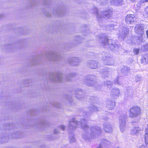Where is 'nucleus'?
I'll return each instance as SVG.
<instances>
[{
	"mask_svg": "<svg viewBox=\"0 0 148 148\" xmlns=\"http://www.w3.org/2000/svg\"><path fill=\"white\" fill-rule=\"evenodd\" d=\"M94 76H93L90 75L88 76V78L86 79V84L88 86H92V85L94 81L92 80V79H93Z\"/></svg>",
	"mask_w": 148,
	"mask_h": 148,
	"instance_id": "obj_16",
	"label": "nucleus"
},
{
	"mask_svg": "<svg viewBox=\"0 0 148 148\" xmlns=\"http://www.w3.org/2000/svg\"><path fill=\"white\" fill-rule=\"evenodd\" d=\"M99 42L102 43L104 45H108V47L111 49H113L115 48H117L118 45L115 43H113L112 40H108L107 37L100 38H99Z\"/></svg>",
	"mask_w": 148,
	"mask_h": 148,
	"instance_id": "obj_3",
	"label": "nucleus"
},
{
	"mask_svg": "<svg viewBox=\"0 0 148 148\" xmlns=\"http://www.w3.org/2000/svg\"><path fill=\"white\" fill-rule=\"evenodd\" d=\"M63 12L64 10L63 9L58 8L57 10H56V12H54V14L60 15L64 14Z\"/></svg>",
	"mask_w": 148,
	"mask_h": 148,
	"instance_id": "obj_20",
	"label": "nucleus"
},
{
	"mask_svg": "<svg viewBox=\"0 0 148 148\" xmlns=\"http://www.w3.org/2000/svg\"><path fill=\"white\" fill-rule=\"evenodd\" d=\"M143 15L145 18L148 17V7H147L145 9L143 13Z\"/></svg>",
	"mask_w": 148,
	"mask_h": 148,
	"instance_id": "obj_24",
	"label": "nucleus"
},
{
	"mask_svg": "<svg viewBox=\"0 0 148 148\" xmlns=\"http://www.w3.org/2000/svg\"><path fill=\"white\" fill-rule=\"evenodd\" d=\"M139 36H140V37H138V40L140 41H142V37H141L142 36H140V35Z\"/></svg>",
	"mask_w": 148,
	"mask_h": 148,
	"instance_id": "obj_40",
	"label": "nucleus"
},
{
	"mask_svg": "<svg viewBox=\"0 0 148 148\" xmlns=\"http://www.w3.org/2000/svg\"><path fill=\"white\" fill-rule=\"evenodd\" d=\"M89 109L92 112H96L99 110V109L97 107L93 105H92L90 107Z\"/></svg>",
	"mask_w": 148,
	"mask_h": 148,
	"instance_id": "obj_21",
	"label": "nucleus"
},
{
	"mask_svg": "<svg viewBox=\"0 0 148 148\" xmlns=\"http://www.w3.org/2000/svg\"><path fill=\"white\" fill-rule=\"evenodd\" d=\"M121 72L125 75H127V74L129 73V70L126 67H124L121 69Z\"/></svg>",
	"mask_w": 148,
	"mask_h": 148,
	"instance_id": "obj_22",
	"label": "nucleus"
},
{
	"mask_svg": "<svg viewBox=\"0 0 148 148\" xmlns=\"http://www.w3.org/2000/svg\"><path fill=\"white\" fill-rule=\"evenodd\" d=\"M141 114V110L138 107H133L129 110V116L133 118Z\"/></svg>",
	"mask_w": 148,
	"mask_h": 148,
	"instance_id": "obj_4",
	"label": "nucleus"
},
{
	"mask_svg": "<svg viewBox=\"0 0 148 148\" xmlns=\"http://www.w3.org/2000/svg\"><path fill=\"white\" fill-rule=\"evenodd\" d=\"M143 59L144 61L146 63H148V54L145 55L143 58Z\"/></svg>",
	"mask_w": 148,
	"mask_h": 148,
	"instance_id": "obj_27",
	"label": "nucleus"
},
{
	"mask_svg": "<svg viewBox=\"0 0 148 148\" xmlns=\"http://www.w3.org/2000/svg\"><path fill=\"white\" fill-rule=\"evenodd\" d=\"M109 143L110 142L104 139L102 140V142L101 143V145H103V144L106 145H109Z\"/></svg>",
	"mask_w": 148,
	"mask_h": 148,
	"instance_id": "obj_28",
	"label": "nucleus"
},
{
	"mask_svg": "<svg viewBox=\"0 0 148 148\" xmlns=\"http://www.w3.org/2000/svg\"><path fill=\"white\" fill-rule=\"evenodd\" d=\"M83 116H85V115H83Z\"/></svg>",
	"mask_w": 148,
	"mask_h": 148,
	"instance_id": "obj_46",
	"label": "nucleus"
},
{
	"mask_svg": "<svg viewBox=\"0 0 148 148\" xmlns=\"http://www.w3.org/2000/svg\"><path fill=\"white\" fill-rule=\"evenodd\" d=\"M129 32V30L127 28L125 27H123L120 28V35L119 37H122L123 39L124 37L127 35Z\"/></svg>",
	"mask_w": 148,
	"mask_h": 148,
	"instance_id": "obj_10",
	"label": "nucleus"
},
{
	"mask_svg": "<svg viewBox=\"0 0 148 148\" xmlns=\"http://www.w3.org/2000/svg\"><path fill=\"white\" fill-rule=\"evenodd\" d=\"M145 132L146 133L145 135V143L148 145V128H146Z\"/></svg>",
	"mask_w": 148,
	"mask_h": 148,
	"instance_id": "obj_23",
	"label": "nucleus"
},
{
	"mask_svg": "<svg viewBox=\"0 0 148 148\" xmlns=\"http://www.w3.org/2000/svg\"><path fill=\"white\" fill-rule=\"evenodd\" d=\"M104 129L108 133H111L112 131V125L109 123H106L103 125Z\"/></svg>",
	"mask_w": 148,
	"mask_h": 148,
	"instance_id": "obj_13",
	"label": "nucleus"
},
{
	"mask_svg": "<svg viewBox=\"0 0 148 148\" xmlns=\"http://www.w3.org/2000/svg\"><path fill=\"white\" fill-rule=\"evenodd\" d=\"M97 62L93 60L90 61L88 62V66L91 69H96L98 66Z\"/></svg>",
	"mask_w": 148,
	"mask_h": 148,
	"instance_id": "obj_14",
	"label": "nucleus"
},
{
	"mask_svg": "<svg viewBox=\"0 0 148 148\" xmlns=\"http://www.w3.org/2000/svg\"><path fill=\"white\" fill-rule=\"evenodd\" d=\"M138 148H148V147L146 146L142 145L139 147Z\"/></svg>",
	"mask_w": 148,
	"mask_h": 148,
	"instance_id": "obj_38",
	"label": "nucleus"
},
{
	"mask_svg": "<svg viewBox=\"0 0 148 148\" xmlns=\"http://www.w3.org/2000/svg\"><path fill=\"white\" fill-rule=\"evenodd\" d=\"M69 140L71 142H74L75 140V137L72 134L70 136Z\"/></svg>",
	"mask_w": 148,
	"mask_h": 148,
	"instance_id": "obj_29",
	"label": "nucleus"
},
{
	"mask_svg": "<svg viewBox=\"0 0 148 148\" xmlns=\"http://www.w3.org/2000/svg\"><path fill=\"white\" fill-rule=\"evenodd\" d=\"M146 35L147 38H148V30L146 31Z\"/></svg>",
	"mask_w": 148,
	"mask_h": 148,
	"instance_id": "obj_42",
	"label": "nucleus"
},
{
	"mask_svg": "<svg viewBox=\"0 0 148 148\" xmlns=\"http://www.w3.org/2000/svg\"><path fill=\"white\" fill-rule=\"evenodd\" d=\"M82 96L79 95H76V97L78 99L80 100H82Z\"/></svg>",
	"mask_w": 148,
	"mask_h": 148,
	"instance_id": "obj_36",
	"label": "nucleus"
},
{
	"mask_svg": "<svg viewBox=\"0 0 148 148\" xmlns=\"http://www.w3.org/2000/svg\"><path fill=\"white\" fill-rule=\"evenodd\" d=\"M126 118V115L124 114L121 115L119 118V127L121 131L122 132H124L125 129Z\"/></svg>",
	"mask_w": 148,
	"mask_h": 148,
	"instance_id": "obj_5",
	"label": "nucleus"
},
{
	"mask_svg": "<svg viewBox=\"0 0 148 148\" xmlns=\"http://www.w3.org/2000/svg\"><path fill=\"white\" fill-rule=\"evenodd\" d=\"M104 63L108 65H113L115 63L114 60L110 57H106L104 59Z\"/></svg>",
	"mask_w": 148,
	"mask_h": 148,
	"instance_id": "obj_11",
	"label": "nucleus"
},
{
	"mask_svg": "<svg viewBox=\"0 0 148 148\" xmlns=\"http://www.w3.org/2000/svg\"><path fill=\"white\" fill-rule=\"evenodd\" d=\"M141 79V77L140 76H136L135 77V80L136 82L140 81Z\"/></svg>",
	"mask_w": 148,
	"mask_h": 148,
	"instance_id": "obj_34",
	"label": "nucleus"
},
{
	"mask_svg": "<svg viewBox=\"0 0 148 148\" xmlns=\"http://www.w3.org/2000/svg\"><path fill=\"white\" fill-rule=\"evenodd\" d=\"M105 85L108 86L109 85H112V83L111 82L109 81H106L104 83Z\"/></svg>",
	"mask_w": 148,
	"mask_h": 148,
	"instance_id": "obj_33",
	"label": "nucleus"
},
{
	"mask_svg": "<svg viewBox=\"0 0 148 148\" xmlns=\"http://www.w3.org/2000/svg\"><path fill=\"white\" fill-rule=\"evenodd\" d=\"M97 1L100 2L101 4H105L108 3V1L107 0H97Z\"/></svg>",
	"mask_w": 148,
	"mask_h": 148,
	"instance_id": "obj_30",
	"label": "nucleus"
},
{
	"mask_svg": "<svg viewBox=\"0 0 148 148\" xmlns=\"http://www.w3.org/2000/svg\"><path fill=\"white\" fill-rule=\"evenodd\" d=\"M79 59L77 58H73L71 59L69 63L72 65H77Z\"/></svg>",
	"mask_w": 148,
	"mask_h": 148,
	"instance_id": "obj_18",
	"label": "nucleus"
},
{
	"mask_svg": "<svg viewBox=\"0 0 148 148\" xmlns=\"http://www.w3.org/2000/svg\"><path fill=\"white\" fill-rule=\"evenodd\" d=\"M91 12L97 15V20L99 21H100L101 20H102L103 19L110 18L112 14V11L110 9L100 13H98L97 9L95 8L94 9L91 10Z\"/></svg>",
	"mask_w": 148,
	"mask_h": 148,
	"instance_id": "obj_2",
	"label": "nucleus"
},
{
	"mask_svg": "<svg viewBox=\"0 0 148 148\" xmlns=\"http://www.w3.org/2000/svg\"><path fill=\"white\" fill-rule=\"evenodd\" d=\"M136 20L135 15L132 14L127 15L125 18V21L128 24L132 23Z\"/></svg>",
	"mask_w": 148,
	"mask_h": 148,
	"instance_id": "obj_9",
	"label": "nucleus"
},
{
	"mask_svg": "<svg viewBox=\"0 0 148 148\" xmlns=\"http://www.w3.org/2000/svg\"><path fill=\"white\" fill-rule=\"evenodd\" d=\"M54 106L56 107L57 108H60V104L58 103H56L55 104H54Z\"/></svg>",
	"mask_w": 148,
	"mask_h": 148,
	"instance_id": "obj_35",
	"label": "nucleus"
},
{
	"mask_svg": "<svg viewBox=\"0 0 148 148\" xmlns=\"http://www.w3.org/2000/svg\"><path fill=\"white\" fill-rule=\"evenodd\" d=\"M85 115H86V116L87 115V114H85Z\"/></svg>",
	"mask_w": 148,
	"mask_h": 148,
	"instance_id": "obj_47",
	"label": "nucleus"
},
{
	"mask_svg": "<svg viewBox=\"0 0 148 148\" xmlns=\"http://www.w3.org/2000/svg\"><path fill=\"white\" fill-rule=\"evenodd\" d=\"M131 1H132V2H133V1H134L135 0H130Z\"/></svg>",
	"mask_w": 148,
	"mask_h": 148,
	"instance_id": "obj_44",
	"label": "nucleus"
},
{
	"mask_svg": "<svg viewBox=\"0 0 148 148\" xmlns=\"http://www.w3.org/2000/svg\"><path fill=\"white\" fill-rule=\"evenodd\" d=\"M62 74L60 73L58 74L52 73L50 75V79L54 82H61L62 80Z\"/></svg>",
	"mask_w": 148,
	"mask_h": 148,
	"instance_id": "obj_6",
	"label": "nucleus"
},
{
	"mask_svg": "<svg viewBox=\"0 0 148 148\" xmlns=\"http://www.w3.org/2000/svg\"><path fill=\"white\" fill-rule=\"evenodd\" d=\"M133 51L134 54L137 55L139 51V50L138 49H134Z\"/></svg>",
	"mask_w": 148,
	"mask_h": 148,
	"instance_id": "obj_31",
	"label": "nucleus"
},
{
	"mask_svg": "<svg viewBox=\"0 0 148 148\" xmlns=\"http://www.w3.org/2000/svg\"><path fill=\"white\" fill-rule=\"evenodd\" d=\"M111 4L116 5H121L123 2V0H110Z\"/></svg>",
	"mask_w": 148,
	"mask_h": 148,
	"instance_id": "obj_19",
	"label": "nucleus"
},
{
	"mask_svg": "<svg viewBox=\"0 0 148 148\" xmlns=\"http://www.w3.org/2000/svg\"><path fill=\"white\" fill-rule=\"evenodd\" d=\"M46 122H45V121H43L41 123V124H42V125H43V124H44V125H45V124H46Z\"/></svg>",
	"mask_w": 148,
	"mask_h": 148,
	"instance_id": "obj_41",
	"label": "nucleus"
},
{
	"mask_svg": "<svg viewBox=\"0 0 148 148\" xmlns=\"http://www.w3.org/2000/svg\"><path fill=\"white\" fill-rule=\"evenodd\" d=\"M81 92V91H79V94H80Z\"/></svg>",
	"mask_w": 148,
	"mask_h": 148,
	"instance_id": "obj_45",
	"label": "nucleus"
},
{
	"mask_svg": "<svg viewBox=\"0 0 148 148\" xmlns=\"http://www.w3.org/2000/svg\"><path fill=\"white\" fill-rule=\"evenodd\" d=\"M119 94L120 90L118 88H114L112 90L111 95L114 98L118 96Z\"/></svg>",
	"mask_w": 148,
	"mask_h": 148,
	"instance_id": "obj_17",
	"label": "nucleus"
},
{
	"mask_svg": "<svg viewBox=\"0 0 148 148\" xmlns=\"http://www.w3.org/2000/svg\"><path fill=\"white\" fill-rule=\"evenodd\" d=\"M141 130L140 128L138 127L133 128L131 130V134L132 135L137 136L139 132Z\"/></svg>",
	"mask_w": 148,
	"mask_h": 148,
	"instance_id": "obj_15",
	"label": "nucleus"
},
{
	"mask_svg": "<svg viewBox=\"0 0 148 148\" xmlns=\"http://www.w3.org/2000/svg\"><path fill=\"white\" fill-rule=\"evenodd\" d=\"M46 56L49 60H57L59 58V55L57 53L52 52H49Z\"/></svg>",
	"mask_w": 148,
	"mask_h": 148,
	"instance_id": "obj_8",
	"label": "nucleus"
},
{
	"mask_svg": "<svg viewBox=\"0 0 148 148\" xmlns=\"http://www.w3.org/2000/svg\"><path fill=\"white\" fill-rule=\"evenodd\" d=\"M108 27H109L110 30H112L114 29V25L113 24H111L110 25L108 26Z\"/></svg>",
	"mask_w": 148,
	"mask_h": 148,
	"instance_id": "obj_32",
	"label": "nucleus"
},
{
	"mask_svg": "<svg viewBox=\"0 0 148 148\" xmlns=\"http://www.w3.org/2000/svg\"><path fill=\"white\" fill-rule=\"evenodd\" d=\"M60 128L62 130H65V126L63 125H61L60 126Z\"/></svg>",
	"mask_w": 148,
	"mask_h": 148,
	"instance_id": "obj_37",
	"label": "nucleus"
},
{
	"mask_svg": "<svg viewBox=\"0 0 148 148\" xmlns=\"http://www.w3.org/2000/svg\"><path fill=\"white\" fill-rule=\"evenodd\" d=\"M115 102L112 100H107L106 102V106L109 110H112L114 108L115 106Z\"/></svg>",
	"mask_w": 148,
	"mask_h": 148,
	"instance_id": "obj_12",
	"label": "nucleus"
},
{
	"mask_svg": "<svg viewBox=\"0 0 148 148\" xmlns=\"http://www.w3.org/2000/svg\"><path fill=\"white\" fill-rule=\"evenodd\" d=\"M148 2V0H144V2Z\"/></svg>",
	"mask_w": 148,
	"mask_h": 148,
	"instance_id": "obj_43",
	"label": "nucleus"
},
{
	"mask_svg": "<svg viewBox=\"0 0 148 148\" xmlns=\"http://www.w3.org/2000/svg\"><path fill=\"white\" fill-rule=\"evenodd\" d=\"M141 49L144 51H148V43L146 44L145 45L142 46Z\"/></svg>",
	"mask_w": 148,
	"mask_h": 148,
	"instance_id": "obj_25",
	"label": "nucleus"
},
{
	"mask_svg": "<svg viewBox=\"0 0 148 148\" xmlns=\"http://www.w3.org/2000/svg\"><path fill=\"white\" fill-rule=\"evenodd\" d=\"M86 120L84 119L82 120L81 122H78L75 119H73L72 121L69 122L70 128L82 127L85 131L82 136L83 138L85 139H88L90 137L94 138V136L101 133V129L99 127L96 126L90 129L86 124Z\"/></svg>",
	"mask_w": 148,
	"mask_h": 148,
	"instance_id": "obj_1",
	"label": "nucleus"
},
{
	"mask_svg": "<svg viewBox=\"0 0 148 148\" xmlns=\"http://www.w3.org/2000/svg\"><path fill=\"white\" fill-rule=\"evenodd\" d=\"M144 27L143 25L136 24L135 27L134 31L135 33L140 35L142 36L144 33Z\"/></svg>",
	"mask_w": 148,
	"mask_h": 148,
	"instance_id": "obj_7",
	"label": "nucleus"
},
{
	"mask_svg": "<svg viewBox=\"0 0 148 148\" xmlns=\"http://www.w3.org/2000/svg\"><path fill=\"white\" fill-rule=\"evenodd\" d=\"M114 82L115 83H117L119 84H122L121 81V79L119 77H118L114 81Z\"/></svg>",
	"mask_w": 148,
	"mask_h": 148,
	"instance_id": "obj_26",
	"label": "nucleus"
},
{
	"mask_svg": "<svg viewBox=\"0 0 148 148\" xmlns=\"http://www.w3.org/2000/svg\"><path fill=\"white\" fill-rule=\"evenodd\" d=\"M54 132L55 134H57L58 133H59V132L57 130L55 129L54 130Z\"/></svg>",
	"mask_w": 148,
	"mask_h": 148,
	"instance_id": "obj_39",
	"label": "nucleus"
}]
</instances>
